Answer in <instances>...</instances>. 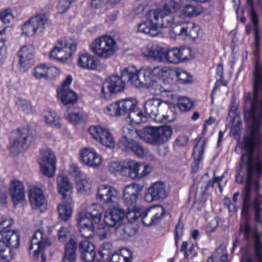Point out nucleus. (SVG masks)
Here are the masks:
<instances>
[{"label": "nucleus", "instance_id": "f257e3e1", "mask_svg": "<svg viewBox=\"0 0 262 262\" xmlns=\"http://www.w3.org/2000/svg\"><path fill=\"white\" fill-rule=\"evenodd\" d=\"M249 134L244 138L242 147L245 151L242 156L241 163L246 161V180L244 189L242 210V215L247 216L251 206L250 196L252 191L257 193L260 189L259 179L262 175V151L253 153L254 149L260 144L262 133V125L247 123Z\"/></svg>", "mask_w": 262, "mask_h": 262}, {"label": "nucleus", "instance_id": "f03ea898", "mask_svg": "<svg viewBox=\"0 0 262 262\" xmlns=\"http://www.w3.org/2000/svg\"><path fill=\"white\" fill-rule=\"evenodd\" d=\"M142 72L143 78L136 79L134 81V83L139 86L146 83L148 87L155 89H158V83L160 80L166 84L172 83L174 76L180 83H189L192 81V77L187 72L181 69L173 70L166 66L145 67Z\"/></svg>", "mask_w": 262, "mask_h": 262}, {"label": "nucleus", "instance_id": "7ed1b4c3", "mask_svg": "<svg viewBox=\"0 0 262 262\" xmlns=\"http://www.w3.org/2000/svg\"><path fill=\"white\" fill-rule=\"evenodd\" d=\"M253 93L247 94L246 102L250 101L251 108L244 113L247 123L262 125V63L258 60L255 64Z\"/></svg>", "mask_w": 262, "mask_h": 262}, {"label": "nucleus", "instance_id": "20e7f679", "mask_svg": "<svg viewBox=\"0 0 262 262\" xmlns=\"http://www.w3.org/2000/svg\"><path fill=\"white\" fill-rule=\"evenodd\" d=\"M142 68L138 70L134 66H129L121 70V78L118 75L110 76L104 82L101 89V96L105 99H110L112 94L123 91L125 88V81H127L136 87L148 86L144 83L141 85H137L134 83L135 80L143 78Z\"/></svg>", "mask_w": 262, "mask_h": 262}, {"label": "nucleus", "instance_id": "39448f33", "mask_svg": "<svg viewBox=\"0 0 262 262\" xmlns=\"http://www.w3.org/2000/svg\"><path fill=\"white\" fill-rule=\"evenodd\" d=\"M135 132L144 142L153 145H159L171 138L173 131L170 126L164 125L159 127L146 126Z\"/></svg>", "mask_w": 262, "mask_h": 262}, {"label": "nucleus", "instance_id": "423d86ee", "mask_svg": "<svg viewBox=\"0 0 262 262\" xmlns=\"http://www.w3.org/2000/svg\"><path fill=\"white\" fill-rule=\"evenodd\" d=\"M91 51L98 57L108 60L119 50L117 40L112 36L104 35L94 39L89 45Z\"/></svg>", "mask_w": 262, "mask_h": 262}, {"label": "nucleus", "instance_id": "0eeeda50", "mask_svg": "<svg viewBox=\"0 0 262 262\" xmlns=\"http://www.w3.org/2000/svg\"><path fill=\"white\" fill-rule=\"evenodd\" d=\"M48 233L45 229H39L34 234L31 245L29 248V254L34 259H37L41 255V260L45 262L46 256L45 250L53 244L52 239L49 236L52 232L51 228L48 229Z\"/></svg>", "mask_w": 262, "mask_h": 262}, {"label": "nucleus", "instance_id": "6e6552de", "mask_svg": "<svg viewBox=\"0 0 262 262\" xmlns=\"http://www.w3.org/2000/svg\"><path fill=\"white\" fill-rule=\"evenodd\" d=\"M76 50V43L73 39L61 38L56 41L49 53V57L64 62L69 59Z\"/></svg>", "mask_w": 262, "mask_h": 262}, {"label": "nucleus", "instance_id": "1a4fd4ad", "mask_svg": "<svg viewBox=\"0 0 262 262\" xmlns=\"http://www.w3.org/2000/svg\"><path fill=\"white\" fill-rule=\"evenodd\" d=\"M239 233L248 243L253 238L255 257L258 262H262V241L260 239L261 234L257 228H252L249 223L246 221L241 224Z\"/></svg>", "mask_w": 262, "mask_h": 262}, {"label": "nucleus", "instance_id": "9d476101", "mask_svg": "<svg viewBox=\"0 0 262 262\" xmlns=\"http://www.w3.org/2000/svg\"><path fill=\"white\" fill-rule=\"evenodd\" d=\"M201 29L198 25L192 22L182 23L175 26L169 31L171 38L176 39L178 36H189L195 39L201 33Z\"/></svg>", "mask_w": 262, "mask_h": 262}, {"label": "nucleus", "instance_id": "9b49d317", "mask_svg": "<svg viewBox=\"0 0 262 262\" xmlns=\"http://www.w3.org/2000/svg\"><path fill=\"white\" fill-rule=\"evenodd\" d=\"M151 167L148 164L135 161L126 162L123 176L132 179H140L148 175Z\"/></svg>", "mask_w": 262, "mask_h": 262}, {"label": "nucleus", "instance_id": "f8f14e48", "mask_svg": "<svg viewBox=\"0 0 262 262\" xmlns=\"http://www.w3.org/2000/svg\"><path fill=\"white\" fill-rule=\"evenodd\" d=\"M38 163L41 172L46 176L53 177L56 171V158L54 152L47 148L40 151Z\"/></svg>", "mask_w": 262, "mask_h": 262}, {"label": "nucleus", "instance_id": "ddd939ff", "mask_svg": "<svg viewBox=\"0 0 262 262\" xmlns=\"http://www.w3.org/2000/svg\"><path fill=\"white\" fill-rule=\"evenodd\" d=\"M96 198L102 204L113 205L119 201L120 193L114 187L107 184H102L97 189Z\"/></svg>", "mask_w": 262, "mask_h": 262}, {"label": "nucleus", "instance_id": "4468645a", "mask_svg": "<svg viewBox=\"0 0 262 262\" xmlns=\"http://www.w3.org/2000/svg\"><path fill=\"white\" fill-rule=\"evenodd\" d=\"M30 132L27 128L18 129L15 133L13 143L10 146V150L13 154H18L27 148L32 141Z\"/></svg>", "mask_w": 262, "mask_h": 262}, {"label": "nucleus", "instance_id": "2eb2a0df", "mask_svg": "<svg viewBox=\"0 0 262 262\" xmlns=\"http://www.w3.org/2000/svg\"><path fill=\"white\" fill-rule=\"evenodd\" d=\"M76 220V225L81 236L85 238L92 237L95 229V223L86 211L82 210L79 212Z\"/></svg>", "mask_w": 262, "mask_h": 262}, {"label": "nucleus", "instance_id": "dca6fc26", "mask_svg": "<svg viewBox=\"0 0 262 262\" xmlns=\"http://www.w3.org/2000/svg\"><path fill=\"white\" fill-rule=\"evenodd\" d=\"M72 81V76L68 75L61 87L57 90L58 98L64 105L73 104L78 100L77 94L70 89Z\"/></svg>", "mask_w": 262, "mask_h": 262}, {"label": "nucleus", "instance_id": "f3484780", "mask_svg": "<svg viewBox=\"0 0 262 262\" xmlns=\"http://www.w3.org/2000/svg\"><path fill=\"white\" fill-rule=\"evenodd\" d=\"M125 216V212L124 209L116 205L105 212L104 221L108 226L117 229L122 224Z\"/></svg>", "mask_w": 262, "mask_h": 262}, {"label": "nucleus", "instance_id": "a211bd4d", "mask_svg": "<svg viewBox=\"0 0 262 262\" xmlns=\"http://www.w3.org/2000/svg\"><path fill=\"white\" fill-rule=\"evenodd\" d=\"M164 213L165 210L161 206H154L148 209L142 208L140 217L145 226H150L160 222Z\"/></svg>", "mask_w": 262, "mask_h": 262}, {"label": "nucleus", "instance_id": "6ab92c4d", "mask_svg": "<svg viewBox=\"0 0 262 262\" xmlns=\"http://www.w3.org/2000/svg\"><path fill=\"white\" fill-rule=\"evenodd\" d=\"M91 136L97 142L107 147L112 148L115 146L114 138L110 132L103 127L93 125L89 127Z\"/></svg>", "mask_w": 262, "mask_h": 262}, {"label": "nucleus", "instance_id": "aec40b11", "mask_svg": "<svg viewBox=\"0 0 262 262\" xmlns=\"http://www.w3.org/2000/svg\"><path fill=\"white\" fill-rule=\"evenodd\" d=\"M80 161L86 166L97 168L102 163V157L92 147L83 148L80 152Z\"/></svg>", "mask_w": 262, "mask_h": 262}, {"label": "nucleus", "instance_id": "412c9836", "mask_svg": "<svg viewBox=\"0 0 262 262\" xmlns=\"http://www.w3.org/2000/svg\"><path fill=\"white\" fill-rule=\"evenodd\" d=\"M29 199L32 208L43 212L47 208V201L42 190L37 187H32L29 191Z\"/></svg>", "mask_w": 262, "mask_h": 262}, {"label": "nucleus", "instance_id": "4be33fe9", "mask_svg": "<svg viewBox=\"0 0 262 262\" xmlns=\"http://www.w3.org/2000/svg\"><path fill=\"white\" fill-rule=\"evenodd\" d=\"M34 50L30 45L22 47L17 53L20 69L24 71L34 63Z\"/></svg>", "mask_w": 262, "mask_h": 262}, {"label": "nucleus", "instance_id": "5701e85b", "mask_svg": "<svg viewBox=\"0 0 262 262\" xmlns=\"http://www.w3.org/2000/svg\"><path fill=\"white\" fill-rule=\"evenodd\" d=\"M167 195L168 192L164 183L162 182H156L148 189L145 199L146 201L151 202L163 200L167 196Z\"/></svg>", "mask_w": 262, "mask_h": 262}, {"label": "nucleus", "instance_id": "b1692460", "mask_svg": "<svg viewBox=\"0 0 262 262\" xmlns=\"http://www.w3.org/2000/svg\"><path fill=\"white\" fill-rule=\"evenodd\" d=\"M139 193V185L136 183L128 185L124 188L123 197L124 202L127 207L137 206Z\"/></svg>", "mask_w": 262, "mask_h": 262}, {"label": "nucleus", "instance_id": "393cba45", "mask_svg": "<svg viewBox=\"0 0 262 262\" xmlns=\"http://www.w3.org/2000/svg\"><path fill=\"white\" fill-rule=\"evenodd\" d=\"M190 48H172L168 50V62L171 63H178L187 61L191 57Z\"/></svg>", "mask_w": 262, "mask_h": 262}, {"label": "nucleus", "instance_id": "a878e982", "mask_svg": "<svg viewBox=\"0 0 262 262\" xmlns=\"http://www.w3.org/2000/svg\"><path fill=\"white\" fill-rule=\"evenodd\" d=\"M9 192L15 205L23 202L25 200L24 185L20 181L14 180L11 182Z\"/></svg>", "mask_w": 262, "mask_h": 262}, {"label": "nucleus", "instance_id": "bb28decb", "mask_svg": "<svg viewBox=\"0 0 262 262\" xmlns=\"http://www.w3.org/2000/svg\"><path fill=\"white\" fill-rule=\"evenodd\" d=\"M164 101L158 98H151L144 102V110L147 117L158 121V118L160 116L161 106Z\"/></svg>", "mask_w": 262, "mask_h": 262}, {"label": "nucleus", "instance_id": "cd10ccee", "mask_svg": "<svg viewBox=\"0 0 262 262\" xmlns=\"http://www.w3.org/2000/svg\"><path fill=\"white\" fill-rule=\"evenodd\" d=\"M77 62L80 68L90 70H96L99 65V61L96 57L88 52L80 53Z\"/></svg>", "mask_w": 262, "mask_h": 262}, {"label": "nucleus", "instance_id": "c85d7f7f", "mask_svg": "<svg viewBox=\"0 0 262 262\" xmlns=\"http://www.w3.org/2000/svg\"><path fill=\"white\" fill-rule=\"evenodd\" d=\"M57 189L58 194L63 199L70 198L73 192L72 184L67 177L63 176H60L57 178Z\"/></svg>", "mask_w": 262, "mask_h": 262}, {"label": "nucleus", "instance_id": "c756f323", "mask_svg": "<svg viewBox=\"0 0 262 262\" xmlns=\"http://www.w3.org/2000/svg\"><path fill=\"white\" fill-rule=\"evenodd\" d=\"M79 249L81 254V257L85 262H92L96 256L94 245L87 240L80 243Z\"/></svg>", "mask_w": 262, "mask_h": 262}, {"label": "nucleus", "instance_id": "7c9ffc66", "mask_svg": "<svg viewBox=\"0 0 262 262\" xmlns=\"http://www.w3.org/2000/svg\"><path fill=\"white\" fill-rule=\"evenodd\" d=\"M4 227V231L2 232V241L4 242L9 248H17L20 244V236L18 232L14 230H9Z\"/></svg>", "mask_w": 262, "mask_h": 262}, {"label": "nucleus", "instance_id": "2f4dec72", "mask_svg": "<svg viewBox=\"0 0 262 262\" xmlns=\"http://www.w3.org/2000/svg\"><path fill=\"white\" fill-rule=\"evenodd\" d=\"M177 117L176 108L174 106H170L167 101H164L161 106L160 116L158 118V121L162 120L163 121L171 122L173 121Z\"/></svg>", "mask_w": 262, "mask_h": 262}, {"label": "nucleus", "instance_id": "473e14b6", "mask_svg": "<svg viewBox=\"0 0 262 262\" xmlns=\"http://www.w3.org/2000/svg\"><path fill=\"white\" fill-rule=\"evenodd\" d=\"M122 132L123 135L119 141V146L123 150L131 151L137 143L130 138L134 130L131 127L125 126L122 129Z\"/></svg>", "mask_w": 262, "mask_h": 262}, {"label": "nucleus", "instance_id": "72a5a7b5", "mask_svg": "<svg viewBox=\"0 0 262 262\" xmlns=\"http://www.w3.org/2000/svg\"><path fill=\"white\" fill-rule=\"evenodd\" d=\"M116 102L120 116L136 108L138 103L136 99L132 98L120 100Z\"/></svg>", "mask_w": 262, "mask_h": 262}, {"label": "nucleus", "instance_id": "f704fd0d", "mask_svg": "<svg viewBox=\"0 0 262 262\" xmlns=\"http://www.w3.org/2000/svg\"><path fill=\"white\" fill-rule=\"evenodd\" d=\"M30 22L33 24L37 34L42 33L50 24L49 19L43 14H38L31 17Z\"/></svg>", "mask_w": 262, "mask_h": 262}, {"label": "nucleus", "instance_id": "c9c22d12", "mask_svg": "<svg viewBox=\"0 0 262 262\" xmlns=\"http://www.w3.org/2000/svg\"><path fill=\"white\" fill-rule=\"evenodd\" d=\"M44 121L52 127L60 128L61 127V121L56 112L51 110H46L42 113Z\"/></svg>", "mask_w": 262, "mask_h": 262}, {"label": "nucleus", "instance_id": "e433bc0d", "mask_svg": "<svg viewBox=\"0 0 262 262\" xmlns=\"http://www.w3.org/2000/svg\"><path fill=\"white\" fill-rule=\"evenodd\" d=\"M95 224L100 223L103 213L102 208L99 204H93L89 206L85 210Z\"/></svg>", "mask_w": 262, "mask_h": 262}, {"label": "nucleus", "instance_id": "4c0bfd02", "mask_svg": "<svg viewBox=\"0 0 262 262\" xmlns=\"http://www.w3.org/2000/svg\"><path fill=\"white\" fill-rule=\"evenodd\" d=\"M203 11V8L197 5H187L180 11L181 16L184 17H194L201 14Z\"/></svg>", "mask_w": 262, "mask_h": 262}, {"label": "nucleus", "instance_id": "58836bf2", "mask_svg": "<svg viewBox=\"0 0 262 262\" xmlns=\"http://www.w3.org/2000/svg\"><path fill=\"white\" fill-rule=\"evenodd\" d=\"M128 119L132 125H133L146 122L148 120V117L146 115L144 114L141 110L135 108L129 113Z\"/></svg>", "mask_w": 262, "mask_h": 262}, {"label": "nucleus", "instance_id": "ea45409f", "mask_svg": "<svg viewBox=\"0 0 262 262\" xmlns=\"http://www.w3.org/2000/svg\"><path fill=\"white\" fill-rule=\"evenodd\" d=\"M138 32L155 37L158 35L159 30L146 19L138 25Z\"/></svg>", "mask_w": 262, "mask_h": 262}, {"label": "nucleus", "instance_id": "a19ab883", "mask_svg": "<svg viewBox=\"0 0 262 262\" xmlns=\"http://www.w3.org/2000/svg\"><path fill=\"white\" fill-rule=\"evenodd\" d=\"M58 212L60 218L63 221H67L72 216L73 206L71 203L63 202L58 206Z\"/></svg>", "mask_w": 262, "mask_h": 262}, {"label": "nucleus", "instance_id": "79ce46f5", "mask_svg": "<svg viewBox=\"0 0 262 262\" xmlns=\"http://www.w3.org/2000/svg\"><path fill=\"white\" fill-rule=\"evenodd\" d=\"M162 11L160 9L149 10L146 14V19L148 20L158 30Z\"/></svg>", "mask_w": 262, "mask_h": 262}, {"label": "nucleus", "instance_id": "37998d69", "mask_svg": "<svg viewBox=\"0 0 262 262\" xmlns=\"http://www.w3.org/2000/svg\"><path fill=\"white\" fill-rule=\"evenodd\" d=\"M247 3L249 7L248 12L254 26V35H259V29L258 26V18L254 9L253 1L247 0Z\"/></svg>", "mask_w": 262, "mask_h": 262}, {"label": "nucleus", "instance_id": "c03bdc74", "mask_svg": "<svg viewBox=\"0 0 262 262\" xmlns=\"http://www.w3.org/2000/svg\"><path fill=\"white\" fill-rule=\"evenodd\" d=\"M188 0H170L167 1L163 6V9L161 11L165 12L167 13L171 14L176 12L180 8V3H183Z\"/></svg>", "mask_w": 262, "mask_h": 262}, {"label": "nucleus", "instance_id": "a18cd8bd", "mask_svg": "<svg viewBox=\"0 0 262 262\" xmlns=\"http://www.w3.org/2000/svg\"><path fill=\"white\" fill-rule=\"evenodd\" d=\"M13 257L11 248H9L7 245L0 239V261H9Z\"/></svg>", "mask_w": 262, "mask_h": 262}, {"label": "nucleus", "instance_id": "49530a36", "mask_svg": "<svg viewBox=\"0 0 262 262\" xmlns=\"http://www.w3.org/2000/svg\"><path fill=\"white\" fill-rule=\"evenodd\" d=\"M126 162H120L118 161H112L108 163V168L109 171L115 174H120L123 176V172L125 171Z\"/></svg>", "mask_w": 262, "mask_h": 262}, {"label": "nucleus", "instance_id": "de8ad7c7", "mask_svg": "<svg viewBox=\"0 0 262 262\" xmlns=\"http://www.w3.org/2000/svg\"><path fill=\"white\" fill-rule=\"evenodd\" d=\"M142 208L137 206L134 207H127L125 216L130 222H134L141 216Z\"/></svg>", "mask_w": 262, "mask_h": 262}, {"label": "nucleus", "instance_id": "09e8293b", "mask_svg": "<svg viewBox=\"0 0 262 262\" xmlns=\"http://www.w3.org/2000/svg\"><path fill=\"white\" fill-rule=\"evenodd\" d=\"M92 186V182L87 177L80 178L76 181V189L79 192H87L91 190Z\"/></svg>", "mask_w": 262, "mask_h": 262}, {"label": "nucleus", "instance_id": "8fccbe9b", "mask_svg": "<svg viewBox=\"0 0 262 262\" xmlns=\"http://www.w3.org/2000/svg\"><path fill=\"white\" fill-rule=\"evenodd\" d=\"M177 105L181 111L188 112L192 108L193 103L189 98L181 96L178 99Z\"/></svg>", "mask_w": 262, "mask_h": 262}, {"label": "nucleus", "instance_id": "3c124183", "mask_svg": "<svg viewBox=\"0 0 262 262\" xmlns=\"http://www.w3.org/2000/svg\"><path fill=\"white\" fill-rule=\"evenodd\" d=\"M168 49L157 45L153 59L160 62H168Z\"/></svg>", "mask_w": 262, "mask_h": 262}, {"label": "nucleus", "instance_id": "603ef678", "mask_svg": "<svg viewBox=\"0 0 262 262\" xmlns=\"http://www.w3.org/2000/svg\"><path fill=\"white\" fill-rule=\"evenodd\" d=\"M15 104L26 114H30L32 112L33 106L32 104L27 99L18 98L16 100Z\"/></svg>", "mask_w": 262, "mask_h": 262}, {"label": "nucleus", "instance_id": "864d4df0", "mask_svg": "<svg viewBox=\"0 0 262 262\" xmlns=\"http://www.w3.org/2000/svg\"><path fill=\"white\" fill-rule=\"evenodd\" d=\"M95 229L94 233H96L101 239L106 238L111 234V231L109 226L102 224H95Z\"/></svg>", "mask_w": 262, "mask_h": 262}, {"label": "nucleus", "instance_id": "5fc2aeb1", "mask_svg": "<svg viewBox=\"0 0 262 262\" xmlns=\"http://www.w3.org/2000/svg\"><path fill=\"white\" fill-rule=\"evenodd\" d=\"M174 17L171 14L162 11L159 25V29L171 27L174 24Z\"/></svg>", "mask_w": 262, "mask_h": 262}, {"label": "nucleus", "instance_id": "6e6d98bb", "mask_svg": "<svg viewBox=\"0 0 262 262\" xmlns=\"http://www.w3.org/2000/svg\"><path fill=\"white\" fill-rule=\"evenodd\" d=\"M205 143L202 141L197 143L193 148V156L195 161L199 163L203 158Z\"/></svg>", "mask_w": 262, "mask_h": 262}, {"label": "nucleus", "instance_id": "4d7b16f0", "mask_svg": "<svg viewBox=\"0 0 262 262\" xmlns=\"http://www.w3.org/2000/svg\"><path fill=\"white\" fill-rule=\"evenodd\" d=\"M47 64H41L34 68L33 75L37 79H47Z\"/></svg>", "mask_w": 262, "mask_h": 262}, {"label": "nucleus", "instance_id": "13d9d810", "mask_svg": "<svg viewBox=\"0 0 262 262\" xmlns=\"http://www.w3.org/2000/svg\"><path fill=\"white\" fill-rule=\"evenodd\" d=\"M103 112L105 114L110 116H120L116 102L105 106L103 109Z\"/></svg>", "mask_w": 262, "mask_h": 262}, {"label": "nucleus", "instance_id": "bf43d9fd", "mask_svg": "<svg viewBox=\"0 0 262 262\" xmlns=\"http://www.w3.org/2000/svg\"><path fill=\"white\" fill-rule=\"evenodd\" d=\"M21 30L23 34L26 36H32L37 34L33 24L30 22V18L23 25Z\"/></svg>", "mask_w": 262, "mask_h": 262}, {"label": "nucleus", "instance_id": "052dcab7", "mask_svg": "<svg viewBox=\"0 0 262 262\" xmlns=\"http://www.w3.org/2000/svg\"><path fill=\"white\" fill-rule=\"evenodd\" d=\"M67 120L73 124H76L83 119L82 114L79 111L72 112L66 115Z\"/></svg>", "mask_w": 262, "mask_h": 262}, {"label": "nucleus", "instance_id": "680f3d73", "mask_svg": "<svg viewBox=\"0 0 262 262\" xmlns=\"http://www.w3.org/2000/svg\"><path fill=\"white\" fill-rule=\"evenodd\" d=\"M0 19L7 25L11 26L14 20V16L11 10L7 9L2 12L0 14Z\"/></svg>", "mask_w": 262, "mask_h": 262}, {"label": "nucleus", "instance_id": "e2e57ef3", "mask_svg": "<svg viewBox=\"0 0 262 262\" xmlns=\"http://www.w3.org/2000/svg\"><path fill=\"white\" fill-rule=\"evenodd\" d=\"M156 46L157 45H154L152 43L144 46L141 49L142 54L144 56L153 58Z\"/></svg>", "mask_w": 262, "mask_h": 262}, {"label": "nucleus", "instance_id": "0e129e2a", "mask_svg": "<svg viewBox=\"0 0 262 262\" xmlns=\"http://www.w3.org/2000/svg\"><path fill=\"white\" fill-rule=\"evenodd\" d=\"M72 230V227L70 226H62L58 231L59 241L61 242H65L67 236L70 234Z\"/></svg>", "mask_w": 262, "mask_h": 262}, {"label": "nucleus", "instance_id": "69168bd1", "mask_svg": "<svg viewBox=\"0 0 262 262\" xmlns=\"http://www.w3.org/2000/svg\"><path fill=\"white\" fill-rule=\"evenodd\" d=\"M7 47L5 38L0 39V66L4 63L7 57Z\"/></svg>", "mask_w": 262, "mask_h": 262}, {"label": "nucleus", "instance_id": "338daca9", "mask_svg": "<svg viewBox=\"0 0 262 262\" xmlns=\"http://www.w3.org/2000/svg\"><path fill=\"white\" fill-rule=\"evenodd\" d=\"M77 248V243L76 241L71 238L66 245L64 253L68 254H75Z\"/></svg>", "mask_w": 262, "mask_h": 262}, {"label": "nucleus", "instance_id": "774afa93", "mask_svg": "<svg viewBox=\"0 0 262 262\" xmlns=\"http://www.w3.org/2000/svg\"><path fill=\"white\" fill-rule=\"evenodd\" d=\"M134 152L138 157L143 158L147 154V150L143 148L139 143H136L131 150Z\"/></svg>", "mask_w": 262, "mask_h": 262}]
</instances>
